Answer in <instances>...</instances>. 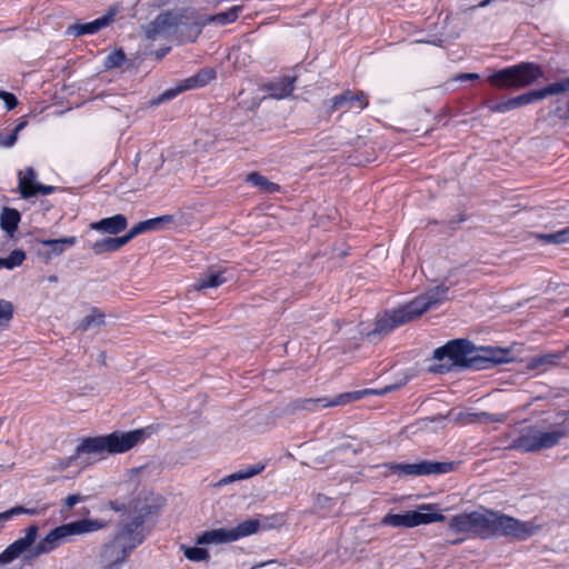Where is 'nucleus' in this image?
Masks as SVG:
<instances>
[{
  "label": "nucleus",
  "mask_w": 569,
  "mask_h": 569,
  "mask_svg": "<svg viewBox=\"0 0 569 569\" xmlns=\"http://www.w3.org/2000/svg\"><path fill=\"white\" fill-rule=\"evenodd\" d=\"M108 522L101 519H80L60 525L50 530L33 548L39 527L31 525L24 530V536L10 543L0 553V565H8L27 551L32 558L47 555L61 545L71 542L74 536H83L104 529Z\"/></svg>",
  "instance_id": "1"
},
{
  "label": "nucleus",
  "mask_w": 569,
  "mask_h": 569,
  "mask_svg": "<svg viewBox=\"0 0 569 569\" xmlns=\"http://www.w3.org/2000/svg\"><path fill=\"white\" fill-rule=\"evenodd\" d=\"M448 528L455 533L476 536L482 539L507 537L526 540L537 533L540 526L533 521H521L490 509H480L453 516L449 520Z\"/></svg>",
  "instance_id": "2"
},
{
  "label": "nucleus",
  "mask_w": 569,
  "mask_h": 569,
  "mask_svg": "<svg viewBox=\"0 0 569 569\" xmlns=\"http://www.w3.org/2000/svg\"><path fill=\"white\" fill-rule=\"evenodd\" d=\"M433 359L440 363L433 366L431 371L443 373L455 367L487 369L490 365L510 361L507 350H488L486 356H479L475 346L465 339H456L439 347L433 352Z\"/></svg>",
  "instance_id": "3"
},
{
  "label": "nucleus",
  "mask_w": 569,
  "mask_h": 569,
  "mask_svg": "<svg viewBox=\"0 0 569 569\" xmlns=\"http://www.w3.org/2000/svg\"><path fill=\"white\" fill-rule=\"evenodd\" d=\"M449 287L436 286L412 301L383 313L376 321L375 329L368 337L386 336L396 328L420 317L423 312L438 308L448 299Z\"/></svg>",
  "instance_id": "4"
},
{
  "label": "nucleus",
  "mask_w": 569,
  "mask_h": 569,
  "mask_svg": "<svg viewBox=\"0 0 569 569\" xmlns=\"http://www.w3.org/2000/svg\"><path fill=\"white\" fill-rule=\"evenodd\" d=\"M201 32V26L194 21L193 10H173L160 13L144 28L149 40L166 39L179 34L183 41H194Z\"/></svg>",
  "instance_id": "5"
},
{
  "label": "nucleus",
  "mask_w": 569,
  "mask_h": 569,
  "mask_svg": "<svg viewBox=\"0 0 569 569\" xmlns=\"http://www.w3.org/2000/svg\"><path fill=\"white\" fill-rule=\"evenodd\" d=\"M144 538L143 532L120 526L111 540L101 548L102 569H121L130 552L141 545Z\"/></svg>",
  "instance_id": "6"
},
{
  "label": "nucleus",
  "mask_w": 569,
  "mask_h": 569,
  "mask_svg": "<svg viewBox=\"0 0 569 569\" xmlns=\"http://www.w3.org/2000/svg\"><path fill=\"white\" fill-rule=\"evenodd\" d=\"M568 432L560 426L545 429L538 426H525L512 440L510 447L522 452H533L557 446Z\"/></svg>",
  "instance_id": "7"
},
{
  "label": "nucleus",
  "mask_w": 569,
  "mask_h": 569,
  "mask_svg": "<svg viewBox=\"0 0 569 569\" xmlns=\"http://www.w3.org/2000/svg\"><path fill=\"white\" fill-rule=\"evenodd\" d=\"M543 74L541 68L535 63L523 62L496 71L488 77V81L496 88H525L532 84Z\"/></svg>",
  "instance_id": "8"
},
{
  "label": "nucleus",
  "mask_w": 569,
  "mask_h": 569,
  "mask_svg": "<svg viewBox=\"0 0 569 569\" xmlns=\"http://www.w3.org/2000/svg\"><path fill=\"white\" fill-rule=\"evenodd\" d=\"M261 525L258 519H248L232 528H218L202 532L197 538L198 545H220L233 542L259 531Z\"/></svg>",
  "instance_id": "9"
},
{
  "label": "nucleus",
  "mask_w": 569,
  "mask_h": 569,
  "mask_svg": "<svg viewBox=\"0 0 569 569\" xmlns=\"http://www.w3.org/2000/svg\"><path fill=\"white\" fill-rule=\"evenodd\" d=\"M445 516L437 512L435 505L425 503L418 510L406 511L405 513H388L381 519V525L391 527L413 528L420 525L440 522Z\"/></svg>",
  "instance_id": "10"
},
{
  "label": "nucleus",
  "mask_w": 569,
  "mask_h": 569,
  "mask_svg": "<svg viewBox=\"0 0 569 569\" xmlns=\"http://www.w3.org/2000/svg\"><path fill=\"white\" fill-rule=\"evenodd\" d=\"M387 390H389V388L381 390V391H377V390H372V389H363V390H358V391L340 393V395L333 397L332 399H329L326 397L316 398V399H302V400H299L297 403H298L299 409L317 411L319 408L345 406L347 403L359 400L367 395H382Z\"/></svg>",
  "instance_id": "11"
},
{
  "label": "nucleus",
  "mask_w": 569,
  "mask_h": 569,
  "mask_svg": "<svg viewBox=\"0 0 569 569\" xmlns=\"http://www.w3.org/2000/svg\"><path fill=\"white\" fill-rule=\"evenodd\" d=\"M152 433L151 427L134 429L131 431H114L107 435L109 455L123 453L137 445L143 442Z\"/></svg>",
  "instance_id": "12"
},
{
  "label": "nucleus",
  "mask_w": 569,
  "mask_h": 569,
  "mask_svg": "<svg viewBox=\"0 0 569 569\" xmlns=\"http://www.w3.org/2000/svg\"><path fill=\"white\" fill-rule=\"evenodd\" d=\"M159 508L160 505L156 502L153 497H138L137 499L130 501L128 505L130 521L123 522L121 526L129 529L134 528V530L143 532V522L149 517L154 516Z\"/></svg>",
  "instance_id": "13"
},
{
  "label": "nucleus",
  "mask_w": 569,
  "mask_h": 569,
  "mask_svg": "<svg viewBox=\"0 0 569 569\" xmlns=\"http://www.w3.org/2000/svg\"><path fill=\"white\" fill-rule=\"evenodd\" d=\"M368 97L362 91L346 90L341 94L332 97L326 102L327 110L335 112L342 110V112L359 113L368 106Z\"/></svg>",
  "instance_id": "14"
},
{
  "label": "nucleus",
  "mask_w": 569,
  "mask_h": 569,
  "mask_svg": "<svg viewBox=\"0 0 569 569\" xmlns=\"http://www.w3.org/2000/svg\"><path fill=\"white\" fill-rule=\"evenodd\" d=\"M391 472L403 476L441 475L449 472L452 465L449 462L421 461L418 463H392Z\"/></svg>",
  "instance_id": "15"
},
{
  "label": "nucleus",
  "mask_w": 569,
  "mask_h": 569,
  "mask_svg": "<svg viewBox=\"0 0 569 569\" xmlns=\"http://www.w3.org/2000/svg\"><path fill=\"white\" fill-rule=\"evenodd\" d=\"M19 190L22 198L27 199L38 193L50 194L53 192L54 187L39 183L34 169L28 167L24 172H19Z\"/></svg>",
  "instance_id": "16"
},
{
  "label": "nucleus",
  "mask_w": 569,
  "mask_h": 569,
  "mask_svg": "<svg viewBox=\"0 0 569 569\" xmlns=\"http://www.w3.org/2000/svg\"><path fill=\"white\" fill-rule=\"evenodd\" d=\"M109 453L107 436L84 438L76 449L72 457L69 458L66 467L71 466L83 455H103Z\"/></svg>",
  "instance_id": "17"
},
{
  "label": "nucleus",
  "mask_w": 569,
  "mask_h": 569,
  "mask_svg": "<svg viewBox=\"0 0 569 569\" xmlns=\"http://www.w3.org/2000/svg\"><path fill=\"white\" fill-rule=\"evenodd\" d=\"M232 274L227 269H210L199 278L194 283L196 290L218 288L219 286L232 280Z\"/></svg>",
  "instance_id": "18"
},
{
  "label": "nucleus",
  "mask_w": 569,
  "mask_h": 569,
  "mask_svg": "<svg viewBox=\"0 0 569 569\" xmlns=\"http://www.w3.org/2000/svg\"><path fill=\"white\" fill-rule=\"evenodd\" d=\"M112 18L113 14L110 13L90 22L72 24L68 28L67 33L74 37L93 34L100 29L107 27L112 21Z\"/></svg>",
  "instance_id": "19"
},
{
  "label": "nucleus",
  "mask_w": 569,
  "mask_h": 569,
  "mask_svg": "<svg viewBox=\"0 0 569 569\" xmlns=\"http://www.w3.org/2000/svg\"><path fill=\"white\" fill-rule=\"evenodd\" d=\"M127 218L123 214H114L92 222L90 228L103 233L118 234L127 228Z\"/></svg>",
  "instance_id": "20"
},
{
  "label": "nucleus",
  "mask_w": 569,
  "mask_h": 569,
  "mask_svg": "<svg viewBox=\"0 0 569 569\" xmlns=\"http://www.w3.org/2000/svg\"><path fill=\"white\" fill-rule=\"evenodd\" d=\"M132 239L130 232L126 233L121 237L116 238H104L101 240H97L91 244V249L94 254H102L106 252H113L119 250L121 247L127 244Z\"/></svg>",
  "instance_id": "21"
},
{
  "label": "nucleus",
  "mask_w": 569,
  "mask_h": 569,
  "mask_svg": "<svg viewBox=\"0 0 569 569\" xmlns=\"http://www.w3.org/2000/svg\"><path fill=\"white\" fill-rule=\"evenodd\" d=\"M174 220V217L171 214H163L160 217H156L152 219H148L137 223L129 232L132 239L143 232L151 230H160L164 224L171 223Z\"/></svg>",
  "instance_id": "22"
},
{
  "label": "nucleus",
  "mask_w": 569,
  "mask_h": 569,
  "mask_svg": "<svg viewBox=\"0 0 569 569\" xmlns=\"http://www.w3.org/2000/svg\"><path fill=\"white\" fill-rule=\"evenodd\" d=\"M216 78V71L213 69H202L194 76L181 81V89H196L208 84Z\"/></svg>",
  "instance_id": "23"
},
{
  "label": "nucleus",
  "mask_w": 569,
  "mask_h": 569,
  "mask_svg": "<svg viewBox=\"0 0 569 569\" xmlns=\"http://www.w3.org/2000/svg\"><path fill=\"white\" fill-rule=\"evenodd\" d=\"M20 212L13 208H3L0 214V226L9 237H12L20 222Z\"/></svg>",
  "instance_id": "24"
},
{
  "label": "nucleus",
  "mask_w": 569,
  "mask_h": 569,
  "mask_svg": "<svg viewBox=\"0 0 569 569\" xmlns=\"http://www.w3.org/2000/svg\"><path fill=\"white\" fill-rule=\"evenodd\" d=\"M104 318H106V316L101 310L93 308L89 315L83 317L76 325V330L86 332L91 329L100 328L104 325Z\"/></svg>",
  "instance_id": "25"
},
{
  "label": "nucleus",
  "mask_w": 569,
  "mask_h": 569,
  "mask_svg": "<svg viewBox=\"0 0 569 569\" xmlns=\"http://www.w3.org/2000/svg\"><path fill=\"white\" fill-rule=\"evenodd\" d=\"M38 242L44 247L50 248V254L60 256L68 248L77 243L76 237H64L60 239H39Z\"/></svg>",
  "instance_id": "26"
},
{
  "label": "nucleus",
  "mask_w": 569,
  "mask_h": 569,
  "mask_svg": "<svg viewBox=\"0 0 569 569\" xmlns=\"http://www.w3.org/2000/svg\"><path fill=\"white\" fill-rule=\"evenodd\" d=\"M242 11V7L241 6H233L231 8H229L227 11H223V12H219L217 14H212V16H209L207 17L202 23H199L201 27L203 24H208V23H216V24H220V26H226V24H229L233 21L237 20L239 13Z\"/></svg>",
  "instance_id": "27"
},
{
  "label": "nucleus",
  "mask_w": 569,
  "mask_h": 569,
  "mask_svg": "<svg viewBox=\"0 0 569 569\" xmlns=\"http://www.w3.org/2000/svg\"><path fill=\"white\" fill-rule=\"evenodd\" d=\"M295 78L286 77L277 83H272L269 88L270 97L274 99H283L289 97L295 89Z\"/></svg>",
  "instance_id": "28"
},
{
  "label": "nucleus",
  "mask_w": 569,
  "mask_h": 569,
  "mask_svg": "<svg viewBox=\"0 0 569 569\" xmlns=\"http://www.w3.org/2000/svg\"><path fill=\"white\" fill-rule=\"evenodd\" d=\"M247 181L264 193H274L280 189V187L277 183L268 180L266 177L261 176L258 172H252L248 174Z\"/></svg>",
  "instance_id": "29"
},
{
  "label": "nucleus",
  "mask_w": 569,
  "mask_h": 569,
  "mask_svg": "<svg viewBox=\"0 0 569 569\" xmlns=\"http://www.w3.org/2000/svg\"><path fill=\"white\" fill-rule=\"evenodd\" d=\"M46 508H42L41 510L37 508H24L21 506H16L7 511L0 512V530L3 528L4 523L10 521L13 517L19 515H39L42 511H44Z\"/></svg>",
  "instance_id": "30"
},
{
  "label": "nucleus",
  "mask_w": 569,
  "mask_h": 569,
  "mask_svg": "<svg viewBox=\"0 0 569 569\" xmlns=\"http://www.w3.org/2000/svg\"><path fill=\"white\" fill-rule=\"evenodd\" d=\"M537 238L546 243H568L569 242V227L553 233L537 234Z\"/></svg>",
  "instance_id": "31"
},
{
  "label": "nucleus",
  "mask_w": 569,
  "mask_h": 569,
  "mask_svg": "<svg viewBox=\"0 0 569 569\" xmlns=\"http://www.w3.org/2000/svg\"><path fill=\"white\" fill-rule=\"evenodd\" d=\"M180 549L182 550L184 557L190 561L200 562L207 561L209 559V553L203 548L187 547L182 545Z\"/></svg>",
  "instance_id": "32"
},
{
  "label": "nucleus",
  "mask_w": 569,
  "mask_h": 569,
  "mask_svg": "<svg viewBox=\"0 0 569 569\" xmlns=\"http://www.w3.org/2000/svg\"><path fill=\"white\" fill-rule=\"evenodd\" d=\"M26 260L24 251L17 249L13 250L8 258H1V267L12 270L23 263Z\"/></svg>",
  "instance_id": "33"
},
{
  "label": "nucleus",
  "mask_w": 569,
  "mask_h": 569,
  "mask_svg": "<svg viewBox=\"0 0 569 569\" xmlns=\"http://www.w3.org/2000/svg\"><path fill=\"white\" fill-rule=\"evenodd\" d=\"M13 307L10 301L0 300V330L8 327V323L12 319Z\"/></svg>",
  "instance_id": "34"
},
{
  "label": "nucleus",
  "mask_w": 569,
  "mask_h": 569,
  "mask_svg": "<svg viewBox=\"0 0 569 569\" xmlns=\"http://www.w3.org/2000/svg\"><path fill=\"white\" fill-rule=\"evenodd\" d=\"M26 126H27V122L22 121L16 126V128L13 129V131L10 134H8V136L0 134V147H3V148L12 147L17 142L19 132L22 129H24Z\"/></svg>",
  "instance_id": "35"
},
{
  "label": "nucleus",
  "mask_w": 569,
  "mask_h": 569,
  "mask_svg": "<svg viewBox=\"0 0 569 569\" xmlns=\"http://www.w3.org/2000/svg\"><path fill=\"white\" fill-rule=\"evenodd\" d=\"M126 60V56L121 50L109 53L104 59V67L108 69L120 67Z\"/></svg>",
  "instance_id": "36"
},
{
  "label": "nucleus",
  "mask_w": 569,
  "mask_h": 569,
  "mask_svg": "<svg viewBox=\"0 0 569 569\" xmlns=\"http://www.w3.org/2000/svg\"><path fill=\"white\" fill-rule=\"evenodd\" d=\"M489 109L492 112L506 113L508 111L517 109L516 100H515V98H510V99L505 100V101L492 103V104L489 106Z\"/></svg>",
  "instance_id": "37"
},
{
  "label": "nucleus",
  "mask_w": 569,
  "mask_h": 569,
  "mask_svg": "<svg viewBox=\"0 0 569 569\" xmlns=\"http://www.w3.org/2000/svg\"><path fill=\"white\" fill-rule=\"evenodd\" d=\"M87 500L86 496H82L80 493H73L66 497L63 500V507L66 510L72 509L77 503L83 502Z\"/></svg>",
  "instance_id": "38"
},
{
  "label": "nucleus",
  "mask_w": 569,
  "mask_h": 569,
  "mask_svg": "<svg viewBox=\"0 0 569 569\" xmlns=\"http://www.w3.org/2000/svg\"><path fill=\"white\" fill-rule=\"evenodd\" d=\"M0 100L4 102L8 110L14 109L18 104L16 96L7 91H0Z\"/></svg>",
  "instance_id": "39"
},
{
  "label": "nucleus",
  "mask_w": 569,
  "mask_h": 569,
  "mask_svg": "<svg viewBox=\"0 0 569 569\" xmlns=\"http://www.w3.org/2000/svg\"><path fill=\"white\" fill-rule=\"evenodd\" d=\"M187 89H181V83L176 89H170L164 91L159 98L158 102L168 101L172 98H174L177 94H179L182 91H186Z\"/></svg>",
  "instance_id": "40"
},
{
  "label": "nucleus",
  "mask_w": 569,
  "mask_h": 569,
  "mask_svg": "<svg viewBox=\"0 0 569 569\" xmlns=\"http://www.w3.org/2000/svg\"><path fill=\"white\" fill-rule=\"evenodd\" d=\"M266 468V465L264 463H261V462H258V463H254V465H251V466H248L246 469V472L249 475V477H253V476H257L259 473H261Z\"/></svg>",
  "instance_id": "41"
},
{
  "label": "nucleus",
  "mask_w": 569,
  "mask_h": 569,
  "mask_svg": "<svg viewBox=\"0 0 569 569\" xmlns=\"http://www.w3.org/2000/svg\"><path fill=\"white\" fill-rule=\"evenodd\" d=\"M480 76L478 73H459L455 77L456 81H466V80H478Z\"/></svg>",
  "instance_id": "42"
},
{
  "label": "nucleus",
  "mask_w": 569,
  "mask_h": 569,
  "mask_svg": "<svg viewBox=\"0 0 569 569\" xmlns=\"http://www.w3.org/2000/svg\"><path fill=\"white\" fill-rule=\"evenodd\" d=\"M234 481L249 479V475L246 472V469L238 470L232 473Z\"/></svg>",
  "instance_id": "43"
},
{
  "label": "nucleus",
  "mask_w": 569,
  "mask_h": 569,
  "mask_svg": "<svg viewBox=\"0 0 569 569\" xmlns=\"http://www.w3.org/2000/svg\"><path fill=\"white\" fill-rule=\"evenodd\" d=\"M234 481L249 479V475L246 472V469L238 470L232 473Z\"/></svg>",
  "instance_id": "44"
},
{
  "label": "nucleus",
  "mask_w": 569,
  "mask_h": 569,
  "mask_svg": "<svg viewBox=\"0 0 569 569\" xmlns=\"http://www.w3.org/2000/svg\"><path fill=\"white\" fill-rule=\"evenodd\" d=\"M231 482H234V479H233V476L232 473L231 475H228L226 477H223L220 481H219V485L220 486H224V485H229Z\"/></svg>",
  "instance_id": "45"
},
{
  "label": "nucleus",
  "mask_w": 569,
  "mask_h": 569,
  "mask_svg": "<svg viewBox=\"0 0 569 569\" xmlns=\"http://www.w3.org/2000/svg\"><path fill=\"white\" fill-rule=\"evenodd\" d=\"M548 361H549L548 357H542V358H539L538 360H536V365H542V363H546Z\"/></svg>",
  "instance_id": "46"
},
{
  "label": "nucleus",
  "mask_w": 569,
  "mask_h": 569,
  "mask_svg": "<svg viewBox=\"0 0 569 569\" xmlns=\"http://www.w3.org/2000/svg\"><path fill=\"white\" fill-rule=\"evenodd\" d=\"M168 51H169V48L161 49V50L157 53V56H158L159 58H161V57H163Z\"/></svg>",
  "instance_id": "47"
},
{
  "label": "nucleus",
  "mask_w": 569,
  "mask_h": 569,
  "mask_svg": "<svg viewBox=\"0 0 569 569\" xmlns=\"http://www.w3.org/2000/svg\"><path fill=\"white\" fill-rule=\"evenodd\" d=\"M110 507H111V509H113V510H116V511H120V510H121V508H120V507L118 506V503H116V502H111V503H110Z\"/></svg>",
  "instance_id": "48"
},
{
  "label": "nucleus",
  "mask_w": 569,
  "mask_h": 569,
  "mask_svg": "<svg viewBox=\"0 0 569 569\" xmlns=\"http://www.w3.org/2000/svg\"><path fill=\"white\" fill-rule=\"evenodd\" d=\"M49 280H50L51 282H56V281H57V277H56V276H52V277H50V278H49Z\"/></svg>",
  "instance_id": "49"
},
{
  "label": "nucleus",
  "mask_w": 569,
  "mask_h": 569,
  "mask_svg": "<svg viewBox=\"0 0 569 569\" xmlns=\"http://www.w3.org/2000/svg\"><path fill=\"white\" fill-rule=\"evenodd\" d=\"M566 315L569 316V307L566 310Z\"/></svg>",
  "instance_id": "50"
}]
</instances>
